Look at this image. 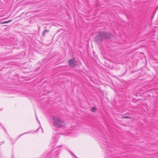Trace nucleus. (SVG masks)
Returning a JSON list of instances; mask_svg holds the SVG:
<instances>
[{
	"label": "nucleus",
	"instance_id": "20e7f679",
	"mask_svg": "<svg viewBox=\"0 0 158 158\" xmlns=\"http://www.w3.org/2000/svg\"><path fill=\"white\" fill-rule=\"evenodd\" d=\"M48 32L49 31L47 30H44L43 32L42 35L44 36L45 35V34Z\"/></svg>",
	"mask_w": 158,
	"mask_h": 158
},
{
	"label": "nucleus",
	"instance_id": "f257e3e1",
	"mask_svg": "<svg viewBox=\"0 0 158 158\" xmlns=\"http://www.w3.org/2000/svg\"><path fill=\"white\" fill-rule=\"evenodd\" d=\"M113 37L110 33L106 32H99L94 39L95 41L100 42L104 40H110Z\"/></svg>",
	"mask_w": 158,
	"mask_h": 158
},
{
	"label": "nucleus",
	"instance_id": "0eeeda50",
	"mask_svg": "<svg viewBox=\"0 0 158 158\" xmlns=\"http://www.w3.org/2000/svg\"><path fill=\"white\" fill-rule=\"evenodd\" d=\"M123 118H131V117H130L128 116H123Z\"/></svg>",
	"mask_w": 158,
	"mask_h": 158
},
{
	"label": "nucleus",
	"instance_id": "6e6552de",
	"mask_svg": "<svg viewBox=\"0 0 158 158\" xmlns=\"http://www.w3.org/2000/svg\"><path fill=\"white\" fill-rule=\"evenodd\" d=\"M73 155L76 158H77L75 155H74L73 154Z\"/></svg>",
	"mask_w": 158,
	"mask_h": 158
},
{
	"label": "nucleus",
	"instance_id": "39448f33",
	"mask_svg": "<svg viewBox=\"0 0 158 158\" xmlns=\"http://www.w3.org/2000/svg\"><path fill=\"white\" fill-rule=\"evenodd\" d=\"M12 21V20H9L6 21L1 22L0 23V24H5V23H8Z\"/></svg>",
	"mask_w": 158,
	"mask_h": 158
},
{
	"label": "nucleus",
	"instance_id": "423d86ee",
	"mask_svg": "<svg viewBox=\"0 0 158 158\" xmlns=\"http://www.w3.org/2000/svg\"><path fill=\"white\" fill-rule=\"evenodd\" d=\"M96 110V108L95 107H93L91 109V110L92 112H95Z\"/></svg>",
	"mask_w": 158,
	"mask_h": 158
},
{
	"label": "nucleus",
	"instance_id": "7ed1b4c3",
	"mask_svg": "<svg viewBox=\"0 0 158 158\" xmlns=\"http://www.w3.org/2000/svg\"><path fill=\"white\" fill-rule=\"evenodd\" d=\"M68 63L69 65L72 67H75L77 66L76 61L74 58L69 60Z\"/></svg>",
	"mask_w": 158,
	"mask_h": 158
},
{
	"label": "nucleus",
	"instance_id": "f03ea898",
	"mask_svg": "<svg viewBox=\"0 0 158 158\" xmlns=\"http://www.w3.org/2000/svg\"><path fill=\"white\" fill-rule=\"evenodd\" d=\"M53 123L54 127L57 128L65 127L66 124L61 118L53 116L52 117Z\"/></svg>",
	"mask_w": 158,
	"mask_h": 158
}]
</instances>
